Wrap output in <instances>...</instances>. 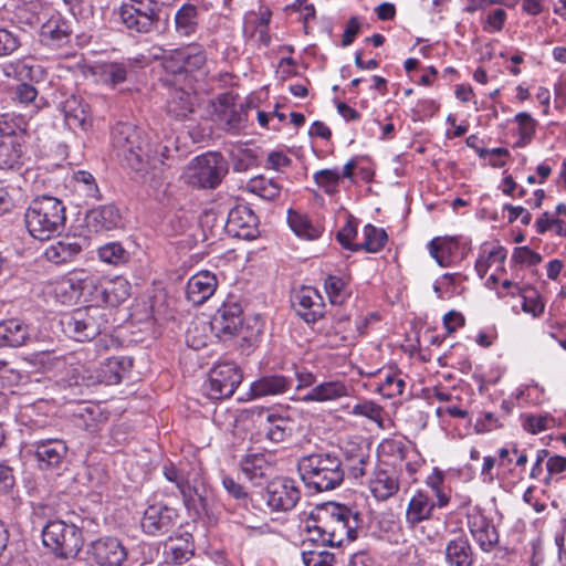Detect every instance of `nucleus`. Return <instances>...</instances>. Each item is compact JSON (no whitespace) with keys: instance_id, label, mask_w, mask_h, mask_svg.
<instances>
[{"instance_id":"obj_1","label":"nucleus","mask_w":566,"mask_h":566,"mask_svg":"<svg viewBox=\"0 0 566 566\" xmlns=\"http://www.w3.org/2000/svg\"><path fill=\"white\" fill-rule=\"evenodd\" d=\"M310 520L321 522V532L326 536L328 546H342L352 543L358 537L363 520L357 511L350 507L328 502L316 507Z\"/></svg>"},{"instance_id":"obj_2","label":"nucleus","mask_w":566,"mask_h":566,"mask_svg":"<svg viewBox=\"0 0 566 566\" xmlns=\"http://www.w3.org/2000/svg\"><path fill=\"white\" fill-rule=\"evenodd\" d=\"M297 471L304 485L315 492L335 490L345 478L342 459L331 451L302 457L297 462Z\"/></svg>"},{"instance_id":"obj_3","label":"nucleus","mask_w":566,"mask_h":566,"mask_svg":"<svg viewBox=\"0 0 566 566\" xmlns=\"http://www.w3.org/2000/svg\"><path fill=\"white\" fill-rule=\"evenodd\" d=\"M24 222L31 237L40 241L50 240L65 228V206L52 196L36 197L25 210Z\"/></svg>"},{"instance_id":"obj_4","label":"nucleus","mask_w":566,"mask_h":566,"mask_svg":"<svg viewBox=\"0 0 566 566\" xmlns=\"http://www.w3.org/2000/svg\"><path fill=\"white\" fill-rule=\"evenodd\" d=\"M112 145L125 166L140 177H146L150 166L147 142L134 125L117 123L112 129Z\"/></svg>"},{"instance_id":"obj_5","label":"nucleus","mask_w":566,"mask_h":566,"mask_svg":"<svg viewBox=\"0 0 566 566\" xmlns=\"http://www.w3.org/2000/svg\"><path fill=\"white\" fill-rule=\"evenodd\" d=\"M84 522L80 516L69 521H49L42 530L43 545L59 558L76 557L84 544Z\"/></svg>"},{"instance_id":"obj_6","label":"nucleus","mask_w":566,"mask_h":566,"mask_svg":"<svg viewBox=\"0 0 566 566\" xmlns=\"http://www.w3.org/2000/svg\"><path fill=\"white\" fill-rule=\"evenodd\" d=\"M164 4L159 0H128L115 10V14L129 34H151L158 31Z\"/></svg>"},{"instance_id":"obj_7","label":"nucleus","mask_w":566,"mask_h":566,"mask_svg":"<svg viewBox=\"0 0 566 566\" xmlns=\"http://www.w3.org/2000/svg\"><path fill=\"white\" fill-rule=\"evenodd\" d=\"M62 332L76 342L95 338L107 328L106 313L99 306H86L65 313L60 318Z\"/></svg>"},{"instance_id":"obj_8","label":"nucleus","mask_w":566,"mask_h":566,"mask_svg":"<svg viewBox=\"0 0 566 566\" xmlns=\"http://www.w3.org/2000/svg\"><path fill=\"white\" fill-rule=\"evenodd\" d=\"M229 167L219 153H207L196 157L189 166V184L203 189L216 188L228 174Z\"/></svg>"},{"instance_id":"obj_9","label":"nucleus","mask_w":566,"mask_h":566,"mask_svg":"<svg viewBox=\"0 0 566 566\" xmlns=\"http://www.w3.org/2000/svg\"><path fill=\"white\" fill-rule=\"evenodd\" d=\"M242 373L233 361H219L205 384L206 395L213 400L231 397L242 381Z\"/></svg>"},{"instance_id":"obj_10","label":"nucleus","mask_w":566,"mask_h":566,"mask_svg":"<svg viewBox=\"0 0 566 566\" xmlns=\"http://www.w3.org/2000/svg\"><path fill=\"white\" fill-rule=\"evenodd\" d=\"M81 295L90 297L95 303L115 305L123 301L127 295L128 283L126 281H103L95 276H86L80 280Z\"/></svg>"},{"instance_id":"obj_11","label":"nucleus","mask_w":566,"mask_h":566,"mask_svg":"<svg viewBox=\"0 0 566 566\" xmlns=\"http://www.w3.org/2000/svg\"><path fill=\"white\" fill-rule=\"evenodd\" d=\"M179 523L178 511L164 503H154L144 511L140 526L146 535L159 537L169 534Z\"/></svg>"},{"instance_id":"obj_12","label":"nucleus","mask_w":566,"mask_h":566,"mask_svg":"<svg viewBox=\"0 0 566 566\" xmlns=\"http://www.w3.org/2000/svg\"><path fill=\"white\" fill-rule=\"evenodd\" d=\"M86 554L96 566H123L128 551L115 536H103L87 545Z\"/></svg>"},{"instance_id":"obj_13","label":"nucleus","mask_w":566,"mask_h":566,"mask_svg":"<svg viewBox=\"0 0 566 566\" xmlns=\"http://www.w3.org/2000/svg\"><path fill=\"white\" fill-rule=\"evenodd\" d=\"M465 517L472 538L483 552L490 553L499 543V533L493 521L479 506L469 510Z\"/></svg>"},{"instance_id":"obj_14","label":"nucleus","mask_w":566,"mask_h":566,"mask_svg":"<svg viewBox=\"0 0 566 566\" xmlns=\"http://www.w3.org/2000/svg\"><path fill=\"white\" fill-rule=\"evenodd\" d=\"M234 101L230 93L220 95L216 105V116L223 130L235 135L245 127L248 106L235 104Z\"/></svg>"},{"instance_id":"obj_15","label":"nucleus","mask_w":566,"mask_h":566,"mask_svg":"<svg viewBox=\"0 0 566 566\" xmlns=\"http://www.w3.org/2000/svg\"><path fill=\"white\" fill-rule=\"evenodd\" d=\"M294 424V420L286 415L269 409L259 413V434L272 443L289 440L293 436Z\"/></svg>"},{"instance_id":"obj_16","label":"nucleus","mask_w":566,"mask_h":566,"mask_svg":"<svg viewBox=\"0 0 566 566\" xmlns=\"http://www.w3.org/2000/svg\"><path fill=\"white\" fill-rule=\"evenodd\" d=\"M266 503L274 511H290L301 499L295 481L287 478L275 479L266 486Z\"/></svg>"},{"instance_id":"obj_17","label":"nucleus","mask_w":566,"mask_h":566,"mask_svg":"<svg viewBox=\"0 0 566 566\" xmlns=\"http://www.w3.org/2000/svg\"><path fill=\"white\" fill-rule=\"evenodd\" d=\"M72 20L62 17L60 13L53 14L41 25V42L51 49H60L71 43L73 34Z\"/></svg>"},{"instance_id":"obj_18","label":"nucleus","mask_w":566,"mask_h":566,"mask_svg":"<svg viewBox=\"0 0 566 566\" xmlns=\"http://www.w3.org/2000/svg\"><path fill=\"white\" fill-rule=\"evenodd\" d=\"M291 303L297 315L306 323H315L323 317V298L313 287L302 286L294 291Z\"/></svg>"},{"instance_id":"obj_19","label":"nucleus","mask_w":566,"mask_h":566,"mask_svg":"<svg viewBox=\"0 0 566 566\" xmlns=\"http://www.w3.org/2000/svg\"><path fill=\"white\" fill-rule=\"evenodd\" d=\"M34 457L42 470L59 468L67 454V446L61 439H46L34 442Z\"/></svg>"},{"instance_id":"obj_20","label":"nucleus","mask_w":566,"mask_h":566,"mask_svg":"<svg viewBox=\"0 0 566 566\" xmlns=\"http://www.w3.org/2000/svg\"><path fill=\"white\" fill-rule=\"evenodd\" d=\"M86 227L95 233L123 227V218L115 205H105L88 210L85 214Z\"/></svg>"},{"instance_id":"obj_21","label":"nucleus","mask_w":566,"mask_h":566,"mask_svg":"<svg viewBox=\"0 0 566 566\" xmlns=\"http://www.w3.org/2000/svg\"><path fill=\"white\" fill-rule=\"evenodd\" d=\"M259 219L253 210L244 205H239L230 210L227 218V230L234 237L250 239L254 232Z\"/></svg>"},{"instance_id":"obj_22","label":"nucleus","mask_w":566,"mask_h":566,"mask_svg":"<svg viewBox=\"0 0 566 566\" xmlns=\"http://www.w3.org/2000/svg\"><path fill=\"white\" fill-rule=\"evenodd\" d=\"M242 310L237 303L224 304L213 316L210 325L211 329L219 337H231L238 334L242 327Z\"/></svg>"},{"instance_id":"obj_23","label":"nucleus","mask_w":566,"mask_h":566,"mask_svg":"<svg viewBox=\"0 0 566 566\" xmlns=\"http://www.w3.org/2000/svg\"><path fill=\"white\" fill-rule=\"evenodd\" d=\"M217 277L209 271H201L192 275L187 283L186 294L188 301L195 305L203 304L213 295L217 289Z\"/></svg>"},{"instance_id":"obj_24","label":"nucleus","mask_w":566,"mask_h":566,"mask_svg":"<svg viewBox=\"0 0 566 566\" xmlns=\"http://www.w3.org/2000/svg\"><path fill=\"white\" fill-rule=\"evenodd\" d=\"M399 486V473L395 468H377L370 480V491L378 501L394 496Z\"/></svg>"},{"instance_id":"obj_25","label":"nucleus","mask_w":566,"mask_h":566,"mask_svg":"<svg viewBox=\"0 0 566 566\" xmlns=\"http://www.w3.org/2000/svg\"><path fill=\"white\" fill-rule=\"evenodd\" d=\"M22 148L21 135H0V169H19L22 165Z\"/></svg>"},{"instance_id":"obj_26","label":"nucleus","mask_w":566,"mask_h":566,"mask_svg":"<svg viewBox=\"0 0 566 566\" xmlns=\"http://www.w3.org/2000/svg\"><path fill=\"white\" fill-rule=\"evenodd\" d=\"M447 566H472L474 553L464 534L450 539L444 549Z\"/></svg>"},{"instance_id":"obj_27","label":"nucleus","mask_w":566,"mask_h":566,"mask_svg":"<svg viewBox=\"0 0 566 566\" xmlns=\"http://www.w3.org/2000/svg\"><path fill=\"white\" fill-rule=\"evenodd\" d=\"M174 30L180 39H191L199 30V10L192 3H184L174 15Z\"/></svg>"},{"instance_id":"obj_28","label":"nucleus","mask_w":566,"mask_h":566,"mask_svg":"<svg viewBox=\"0 0 566 566\" xmlns=\"http://www.w3.org/2000/svg\"><path fill=\"white\" fill-rule=\"evenodd\" d=\"M293 384V377L272 374L253 381L250 389L253 397L274 396L286 392Z\"/></svg>"},{"instance_id":"obj_29","label":"nucleus","mask_w":566,"mask_h":566,"mask_svg":"<svg viewBox=\"0 0 566 566\" xmlns=\"http://www.w3.org/2000/svg\"><path fill=\"white\" fill-rule=\"evenodd\" d=\"M133 366L132 359L127 357H109L105 359L97 369V381L101 384L117 385Z\"/></svg>"},{"instance_id":"obj_30","label":"nucleus","mask_w":566,"mask_h":566,"mask_svg":"<svg viewBox=\"0 0 566 566\" xmlns=\"http://www.w3.org/2000/svg\"><path fill=\"white\" fill-rule=\"evenodd\" d=\"M30 338L29 326L18 319L10 318L0 322V347H20Z\"/></svg>"},{"instance_id":"obj_31","label":"nucleus","mask_w":566,"mask_h":566,"mask_svg":"<svg viewBox=\"0 0 566 566\" xmlns=\"http://www.w3.org/2000/svg\"><path fill=\"white\" fill-rule=\"evenodd\" d=\"M195 554V545L192 535L189 532H178L176 536H169L166 545L167 558L177 565H181L189 560Z\"/></svg>"},{"instance_id":"obj_32","label":"nucleus","mask_w":566,"mask_h":566,"mask_svg":"<svg viewBox=\"0 0 566 566\" xmlns=\"http://www.w3.org/2000/svg\"><path fill=\"white\" fill-rule=\"evenodd\" d=\"M82 251L76 237H65L45 249L44 256L49 262L62 264L73 260Z\"/></svg>"},{"instance_id":"obj_33","label":"nucleus","mask_w":566,"mask_h":566,"mask_svg":"<svg viewBox=\"0 0 566 566\" xmlns=\"http://www.w3.org/2000/svg\"><path fill=\"white\" fill-rule=\"evenodd\" d=\"M434 506L436 504L430 500L427 493L418 491L409 501L406 511L407 523L415 526L420 522L430 518Z\"/></svg>"},{"instance_id":"obj_34","label":"nucleus","mask_w":566,"mask_h":566,"mask_svg":"<svg viewBox=\"0 0 566 566\" xmlns=\"http://www.w3.org/2000/svg\"><path fill=\"white\" fill-rule=\"evenodd\" d=\"M241 470L243 474L254 484L268 479L271 474L272 467L262 453H252L245 455L241 461Z\"/></svg>"},{"instance_id":"obj_35","label":"nucleus","mask_w":566,"mask_h":566,"mask_svg":"<svg viewBox=\"0 0 566 566\" xmlns=\"http://www.w3.org/2000/svg\"><path fill=\"white\" fill-rule=\"evenodd\" d=\"M167 114L176 119H185L193 111L192 96L182 88H172L166 103Z\"/></svg>"},{"instance_id":"obj_36","label":"nucleus","mask_w":566,"mask_h":566,"mask_svg":"<svg viewBox=\"0 0 566 566\" xmlns=\"http://www.w3.org/2000/svg\"><path fill=\"white\" fill-rule=\"evenodd\" d=\"M63 112L70 125H75L85 129L91 122L88 104L75 95L66 98L63 104Z\"/></svg>"},{"instance_id":"obj_37","label":"nucleus","mask_w":566,"mask_h":566,"mask_svg":"<svg viewBox=\"0 0 566 566\" xmlns=\"http://www.w3.org/2000/svg\"><path fill=\"white\" fill-rule=\"evenodd\" d=\"M347 396V387L342 381H326L313 387L303 397V401H328Z\"/></svg>"},{"instance_id":"obj_38","label":"nucleus","mask_w":566,"mask_h":566,"mask_svg":"<svg viewBox=\"0 0 566 566\" xmlns=\"http://www.w3.org/2000/svg\"><path fill=\"white\" fill-rule=\"evenodd\" d=\"M458 248L459 243L453 238H434L429 243L431 256L442 268H447L452 264V258Z\"/></svg>"},{"instance_id":"obj_39","label":"nucleus","mask_w":566,"mask_h":566,"mask_svg":"<svg viewBox=\"0 0 566 566\" xmlns=\"http://www.w3.org/2000/svg\"><path fill=\"white\" fill-rule=\"evenodd\" d=\"M181 62L184 73H190L200 70L207 62L205 48L199 43H190L180 46Z\"/></svg>"},{"instance_id":"obj_40","label":"nucleus","mask_w":566,"mask_h":566,"mask_svg":"<svg viewBox=\"0 0 566 566\" xmlns=\"http://www.w3.org/2000/svg\"><path fill=\"white\" fill-rule=\"evenodd\" d=\"M505 248L497 245L491 250L488 249V244L484 243L481 247V253L475 262V271L480 279H483L492 263H504L506 259Z\"/></svg>"},{"instance_id":"obj_41","label":"nucleus","mask_w":566,"mask_h":566,"mask_svg":"<svg viewBox=\"0 0 566 566\" xmlns=\"http://www.w3.org/2000/svg\"><path fill=\"white\" fill-rule=\"evenodd\" d=\"M364 237L365 240L358 243V251L364 250L368 253L379 252L388 241L386 231L373 224L365 226Z\"/></svg>"},{"instance_id":"obj_42","label":"nucleus","mask_w":566,"mask_h":566,"mask_svg":"<svg viewBox=\"0 0 566 566\" xmlns=\"http://www.w3.org/2000/svg\"><path fill=\"white\" fill-rule=\"evenodd\" d=\"M287 221L290 228L301 238L313 240L321 235V230L314 227L307 217L303 214L290 210Z\"/></svg>"},{"instance_id":"obj_43","label":"nucleus","mask_w":566,"mask_h":566,"mask_svg":"<svg viewBox=\"0 0 566 566\" xmlns=\"http://www.w3.org/2000/svg\"><path fill=\"white\" fill-rule=\"evenodd\" d=\"M247 188L265 200H274L280 196L281 187L272 179L258 176L249 180Z\"/></svg>"},{"instance_id":"obj_44","label":"nucleus","mask_w":566,"mask_h":566,"mask_svg":"<svg viewBox=\"0 0 566 566\" xmlns=\"http://www.w3.org/2000/svg\"><path fill=\"white\" fill-rule=\"evenodd\" d=\"M97 253L101 261L112 265L124 264L130 258L129 252L119 242L106 243L98 249Z\"/></svg>"},{"instance_id":"obj_45","label":"nucleus","mask_w":566,"mask_h":566,"mask_svg":"<svg viewBox=\"0 0 566 566\" xmlns=\"http://www.w3.org/2000/svg\"><path fill=\"white\" fill-rule=\"evenodd\" d=\"M324 286L332 304H343L349 295L347 283L336 275H328L325 279Z\"/></svg>"},{"instance_id":"obj_46","label":"nucleus","mask_w":566,"mask_h":566,"mask_svg":"<svg viewBox=\"0 0 566 566\" xmlns=\"http://www.w3.org/2000/svg\"><path fill=\"white\" fill-rule=\"evenodd\" d=\"M161 55L155 54V60L161 61V66L167 73L181 74L184 73L180 48L166 51L159 48Z\"/></svg>"},{"instance_id":"obj_47","label":"nucleus","mask_w":566,"mask_h":566,"mask_svg":"<svg viewBox=\"0 0 566 566\" xmlns=\"http://www.w3.org/2000/svg\"><path fill=\"white\" fill-rule=\"evenodd\" d=\"M357 235V221L354 217L349 216L347 222L344 227L337 232L336 240L338 243L347 250L353 252L358 251V243H353V240Z\"/></svg>"},{"instance_id":"obj_48","label":"nucleus","mask_w":566,"mask_h":566,"mask_svg":"<svg viewBox=\"0 0 566 566\" xmlns=\"http://www.w3.org/2000/svg\"><path fill=\"white\" fill-rule=\"evenodd\" d=\"M314 180L327 195H333L337 191L340 175L337 169H323L315 172Z\"/></svg>"},{"instance_id":"obj_49","label":"nucleus","mask_w":566,"mask_h":566,"mask_svg":"<svg viewBox=\"0 0 566 566\" xmlns=\"http://www.w3.org/2000/svg\"><path fill=\"white\" fill-rule=\"evenodd\" d=\"M164 475L169 482H172L177 485L185 501L190 497L192 489L174 463L164 465Z\"/></svg>"},{"instance_id":"obj_50","label":"nucleus","mask_w":566,"mask_h":566,"mask_svg":"<svg viewBox=\"0 0 566 566\" xmlns=\"http://www.w3.org/2000/svg\"><path fill=\"white\" fill-rule=\"evenodd\" d=\"M353 415L366 417L375 422H377L380 427H382L384 421V409L375 403L374 401H364L361 403H357L353 407Z\"/></svg>"},{"instance_id":"obj_51","label":"nucleus","mask_w":566,"mask_h":566,"mask_svg":"<svg viewBox=\"0 0 566 566\" xmlns=\"http://www.w3.org/2000/svg\"><path fill=\"white\" fill-rule=\"evenodd\" d=\"M101 69L104 81L112 85L123 83L127 77V66L124 63H106Z\"/></svg>"},{"instance_id":"obj_52","label":"nucleus","mask_w":566,"mask_h":566,"mask_svg":"<svg viewBox=\"0 0 566 566\" xmlns=\"http://www.w3.org/2000/svg\"><path fill=\"white\" fill-rule=\"evenodd\" d=\"M344 457L346 461L360 460V461H369L370 460V448L369 444L365 441L355 442L348 441L344 447Z\"/></svg>"},{"instance_id":"obj_53","label":"nucleus","mask_w":566,"mask_h":566,"mask_svg":"<svg viewBox=\"0 0 566 566\" xmlns=\"http://www.w3.org/2000/svg\"><path fill=\"white\" fill-rule=\"evenodd\" d=\"M75 181L77 187L85 192L88 198H99V189L95 182L92 174L80 170L75 174Z\"/></svg>"},{"instance_id":"obj_54","label":"nucleus","mask_w":566,"mask_h":566,"mask_svg":"<svg viewBox=\"0 0 566 566\" xmlns=\"http://www.w3.org/2000/svg\"><path fill=\"white\" fill-rule=\"evenodd\" d=\"M305 566H333L334 555L327 551H308L302 553Z\"/></svg>"},{"instance_id":"obj_55","label":"nucleus","mask_w":566,"mask_h":566,"mask_svg":"<svg viewBox=\"0 0 566 566\" xmlns=\"http://www.w3.org/2000/svg\"><path fill=\"white\" fill-rule=\"evenodd\" d=\"M20 45L21 42L17 34L8 29L0 28V57L12 54Z\"/></svg>"},{"instance_id":"obj_56","label":"nucleus","mask_w":566,"mask_h":566,"mask_svg":"<svg viewBox=\"0 0 566 566\" xmlns=\"http://www.w3.org/2000/svg\"><path fill=\"white\" fill-rule=\"evenodd\" d=\"M512 261L532 266L538 264L542 261V256L528 247H520L514 249Z\"/></svg>"},{"instance_id":"obj_57","label":"nucleus","mask_w":566,"mask_h":566,"mask_svg":"<svg viewBox=\"0 0 566 566\" xmlns=\"http://www.w3.org/2000/svg\"><path fill=\"white\" fill-rule=\"evenodd\" d=\"M514 120L518 124V134L525 137H534L536 132V120L526 112L515 115Z\"/></svg>"},{"instance_id":"obj_58","label":"nucleus","mask_w":566,"mask_h":566,"mask_svg":"<svg viewBox=\"0 0 566 566\" xmlns=\"http://www.w3.org/2000/svg\"><path fill=\"white\" fill-rule=\"evenodd\" d=\"M503 209L509 212V223H513L518 218H521L523 226H528L532 221V214L524 207L506 203Z\"/></svg>"},{"instance_id":"obj_59","label":"nucleus","mask_w":566,"mask_h":566,"mask_svg":"<svg viewBox=\"0 0 566 566\" xmlns=\"http://www.w3.org/2000/svg\"><path fill=\"white\" fill-rule=\"evenodd\" d=\"M382 451L391 457L403 460L407 455V447L400 440L387 439L381 443Z\"/></svg>"},{"instance_id":"obj_60","label":"nucleus","mask_w":566,"mask_h":566,"mask_svg":"<svg viewBox=\"0 0 566 566\" xmlns=\"http://www.w3.org/2000/svg\"><path fill=\"white\" fill-rule=\"evenodd\" d=\"M552 418L547 416H527L524 421V428L531 433H538L548 428V421H552Z\"/></svg>"},{"instance_id":"obj_61","label":"nucleus","mask_w":566,"mask_h":566,"mask_svg":"<svg viewBox=\"0 0 566 566\" xmlns=\"http://www.w3.org/2000/svg\"><path fill=\"white\" fill-rule=\"evenodd\" d=\"M256 164V156L251 149H244L241 157H237L233 161L234 171L242 172L250 169Z\"/></svg>"},{"instance_id":"obj_62","label":"nucleus","mask_w":566,"mask_h":566,"mask_svg":"<svg viewBox=\"0 0 566 566\" xmlns=\"http://www.w3.org/2000/svg\"><path fill=\"white\" fill-rule=\"evenodd\" d=\"M502 424L499 422L497 418L492 412H484L483 416L476 420L475 430L479 433L488 432L493 429L500 428Z\"/></svg>"},{"instance_id":"obj_63","label":"nucleus","mask_w":566,"mask_h":566,"mask_svg":"<svg viewBox=\"0 0 566 566\" xmlns=\"http://www.w3.org/2000/svg\"><path fill=\"white\" fill-rule=\"evenodd\" d=\"M14 483L13 469L4 463H0V494L9 492Z\"/></svg>"},{"instance_id":"obj_64","label":"nucleus","mask_w":566,"mask_h":566,"mask_svg":"<svg viewBox=\"0 0 566 566\" xmlns=\"http://www.w3.org/2000/svg\"><path fill=\"white\" fill-rule=\"evenodd\" d=\"M15 97L24 104L31 103L38 95L36 88L28 83H21L15 88Z\"/></svg>"}]
</instances>
